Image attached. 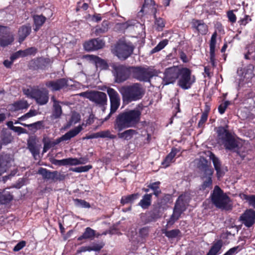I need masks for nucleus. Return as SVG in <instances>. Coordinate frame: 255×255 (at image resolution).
I'll return each mask as SVG.
<instances>
[{
    "label": "nucleus",
    "mask_w": 255,
    "mask_h": 255,
    "mask_svg": "<svg viewBox=\"0 0 255 255\" xmlns=\"http://www.w3.org/2000/svg\"><path fill=\"white\" fill-rule=\"evenodd\" d=\"M149 233V228L147 227H143L139 231V236L141 238H144L147 237Z\"/></svg>",
    "instance_id": "bf43d9fd"
},
{
    "label": "nucleus",
    "mask_w": 255,
    "mask_h": 255,
    "mask_svg": "<svg viewBox=\"0 0 255 255\" xmlns=\"http://www.w3.org/2000/svg\"><path fill=\"white\" fill-rule=\"evenodd\" d=\"M226 149H233L237 146V143L232 135L230 136L223 143H222Z\"/></svg>",
    "instance_id": "4c0bfd02"
},
{
    "label": "nucleus",
    "mask_w": 255,
    "mask_h": 255,
    "mask_svg": "<svg viewBox=\"0 0 255 255\" xmlns=\"http://www.w3.org/2000/svg\"><path fill=\"white\" fill-rule=\"evenodd\" d=\"M26 245L25 241H22L17 243L14 247L13 250L14 252H18L23 248Z\"/></svg>",
    "instance_id": "680f3d73"
},
{
    "label": "nucleus",
    "mask_w": 255,
    "mask_h": 255,
    "mask_svg": "<svg viewBox=\"0 0 255 255\" xmlns=\"http://www.w3.org/2000/svg\"><path fill=\"white\" fill-rule=\"evenodd\" d=\"M155 25L156 26V29L158 31L162 30L163 28L165 26L164 20L161 18H155Z\"/></svg>",
    "instance_id": "5fc2aeb1"
},
{
    "label": "nucleus",
    "mask_w": 255,
    "mask_h": 255,
    "mask_svg": "<svg viewBox=\"0 0 255 255\" xmlns=\"http://www.w3.org/2000/svg\"><path fill=\"white\" fill-rule=\"evenodd\" d=\"M178 150L176 148H172L171 152L166 156L165 158L162 162V165L164 167H168L170 163L173 162V159L175 157Z\"/></svg>",
    "instance_id": "c756f323"
},
{
    "label": "nucleus",
    "mask_w": 255,
    "mask_h": 255,
    "mask_svg": "<svg viewBox=\"0 0 255 255\" xmlns=\"http://www.w3.org/2000/svg\"><path fill=\"white\" fill-rule=\"evenodd\" d=\"M134 49L131 42H120L115 47V54L121 60H126L129 57Z\"/></svg>",
    "instance_id": "6e6552de"
},
{
    "label": "nucleus",
    "mask_w": 255,
    "mask_h": 255,
    "mask_svg": "<svg viewBox=\"0 0 255 255\" xmlns=\"http://www.w3.org/2000/svg\"><path fill=\"white\" fill-rule=\"evenodd\" d=\"M107 100V96L105 93L100 91H92L90 101L93 102L96 106L102 108L103 112L106 110Z\"/></svg>",
    "instance_id": "9b49d317"
},
{
    "label": "nucleus",
    "mask_w": 255,
    "mask_h": 255,
    "mask_svg": "<svg viewBox=\"0 0 255 255\" xmlns=\"http://www.w3.org/2000/svg\"><path fill=\"white\" fill-rule=\"evenodd\" d=\"M20 57H23L22 50H19L13 53L10 57V60L13 62L14 60Z\"/></svg>",
    "instance_id": "0e129e2a"
},
{
    "label": "nucleus",
    "mask_w": 255,
    "mask_h": 255,
    "mask_svg": "<svg viewBox=\"0 0 255 255\" xmlns=\"http://www.w3.org/2000/svg\"><path fill=\"white\" fill-rule=\"evenodd\" d=\"M137 133L136 130L132 129H127L122 132H119L118 136L119 138L124 140H128L131 139L133 135Z\"/></svg>",
    "instance_id": "cd10ccee"
},
{
    "label": "nucleus",
    "mask_w": 255,
    "mask_h": 255,
    "mask_svg": "<svg viewBox=\"0 0 255 255\" xmlns=\"http://www.w3.org/2000/svg\"><path fill=\"white\" fill-rule=\"evenodd\" d=\"M216 37L217 33L214 32L212 35L210 43V56L211 61L213 64H214L215 61Z\"/></svg>",
    "instance_id": "a878e982"
},
{
    "label": "nucleus",
    "mask_w": 255,
    "mask_h": 255,
    "mask_svg": "<svg viewBox=\"0 0 255 255\" xmlns=\"http://www.w3.org/2000/svg\"><path fill=\"white\" fill-rule=\"evenodd\" d=\"M74 201L76 206L78 207L85 208H89L91 207L90 204L84 200L75 199Z\"/></svg>",
    "instance_id": "de8ad7c7"
},
{
    "label": "nucleus",
    "mask_w": 255,
    "mask_h": 255,
    "mask_svg": "<svg viewBox=\"0 0 255 255\" xmlns=\"http://www.w3.org/2000/svg\"><path fill=\"white\" fill-rule=\"evenodd\" d=\"M209 110L210 108L208 106H206V110L205 112L202 113L201 119L199 122L198 126L199 127H202L204 123L207 121Z\"/></svg>",
    "instance_id": "a18cd8bd"
},
{
    "label": "nucleus",
    "mask_w": 255,
    "mask_h": 255,
    "mask_svg": "<svg viewBox=\"0 0 255 255\" xmlns=\"http://www.w3.org/2000/svg\"><path fill=\"white\" fill-rule=\"evenodd\" d=\"M92 91H93L82 92V93H79V95L81 97L86 98L90 101L91 97L92 94Z\"/></svg>",
    "instance_id": "774afa93"
},
{
    "label": "nucleus",
    "mask_w": 255,
    "mask_h": 255,
    "mask_svg": "<svg viewBox=\"0 0 255 255\" xmlns=\"http://www.w3.org/2000/svg\"><path fill=\"white\" fill-rule=\"evenodd\" d=\"M37 115V112L35 110L30 109L28 113L18 118V120L24 121L27 119Z\"/></svg>",
    "instance_id": "8fccbe9b"
},
{
    "label": "nucleus",
    "mask_w": 255,
    "mask_h": 255,
    "mask_svg": "<svg viewBox=\"0 0 255 255\" xmlns=\"http://www.w3.org/2000/svg\"><path fill=\"white\" fill-rule=\"evenodd\" d=\"M130 77H132L140 81L148 82L152 77L150 71L145 68L130 67Z\"/></svg>",
    "instance_id": "9d476101"
},
{
    "label": "nucleus",
    "mask_w": 255,
    "mask_h": 255,
    "mask_svg": "<svg viewBox=\"0 0 255 255\" xmlns=\"http://www.w3.org/2000/svg\"><path fill=\"white\" fill-rule=\"evenodd\" d=\"M211 199L212 203L217 208L223 210H229L232 208L231 199L218 186H215Z\"/></svg>",
    "instance_id": "20e7f679"
},
{
    "label": "nucleus",
    "mask_w": 255,
    "mask_h": 255,
    "mask_svg": "<svg viewBox=\"0 0 255 255\" xmlns=\"http://www.w3.org/2000/svg\"><path fill=\"white\" fill-rule=\"evenodd\" d=\"M38 173L41 175L44 179L54 180L58 174V171H50L46 168L41 167L39 169Z\"/></svg>",
    "instance_id": "5701e85b"
},
{
    "label": "nucleus",
    "mask_w": 255,
    "mask_h": 255,
    "mask_svg": "<svg viewBox=\"0 0 255 255\" xmlns=\"http://www.w3.org/2000/svg\"><path fill=\"white\" fill-rule=\"evenodd\" d=\"M29 107V104L26 100L24 99L16 101L8 106L9 110L11 112L26 110Z\"/></svg>",
    "instance_id": "a211bd4d"
},
{
    "label": "nucleus",
    "mask_w": 255,
    "mask_h": 255,
    "mask_svg": "<svg viewBox=\"0 0 255 255\" xmlns=\"http://www.w3.org/2000/svg\"><path fill=\"white\" fill-rule=\"evenodd\" d=\"M100 137L108 138L110 139H114L116 137V135L112 134L109 130H106L99 131Z\"/></svg>",
    "instance_id": "3c124183"
},
{
    "label": "nucleus",
    "mask_w": 255,
    "mask_h": 255,
    "mask_svg": "<svg viewBox=\"0 0 255 255\" xmlns=\"http://www.w3.org/2000/svg\"><path fill=\"white\" fill-rule=\"evenodd\" d=\"M22 52L23 56L25 57L28 55H34L37 52V49L35 47H31L25 50H22Z\"/></svg>",
    "instance_id": "4d7b16f0"
},
{
    "label": "nucleus",
    "mask_w": 255,
    "mask_h": 255,
    "mask_svg": "<svg viewBox=\"0 0 255 255\" xmlns=\"http://www.w3.org/2000/svg\"><path fill=\"white\" fill-rule=\"evenodd\" d=\"M194 25L197 31L201 34H205L207 32L208 27L205 24L201 21H196V22H194Z\"/></svg>",
    "instance_id": "58836bf2"
},
{
    "label": "nucleus",
    "mask_w": 255,
    "mask_h": 255,
    "mask_svg": "<svg viewBox=\"0 0 255 255\" xmlns=\"http://www.w3.org/2000/svg\"><path fill=\"white\" fill-rule=\"evenodd\" d=\"M240 250L239 246L235 247L230 249L223 255H234Z\"/></svg>",
    "instance_id": "052dcab7"
},
{
    "label": "nucleus",
    "mask_w": 255,
    "mask_h": 255,
    "mask_svg": "<svg viewBox=\"0 0 255 255\" xmlns=\"http://www.w3.org/2000/svg\"><path fill=\"white\" fill-rule=\"evenodd\" d=\"M36 103L40 106L46 104L49 100L48 91L45 88H36L33 98Z\"/></svg>",
    "instance_id": "f8f14e48"
},
{
    "label": "nucleus",
    "mask_w": 255,
    "mask_h": 255,
    "mask_svg": "<svg viewBox=\"0 0 255 255\" xmlns=\"http://www.w3.org/2000/svg\"><path fill=\"white\" fill-rule=\"evenodd\" d=\"M162 233L167 238L173 239L177 237L180 234V231L178 229H174L170 231L166 230L162 231Z\"/></svg>",
    "instance_id": "ea45409f"
},
{
    "label": "nucleus",
    "mask_w": 255,
    "mask_h": 255,
    "mask_svg": "<svg viewBox=\"0 0 255 255\" xmlns=\"http://www.w3.org/2000/svg\"><path fill=\"white\" fill-rule=\"evenodd\" d=\"M35 25L42 26L46 20V17L42 15H35L33 16Z\"/></svg>",
    "instance_id": "49530a36"
},
{
    "label": "nucleus",
    "mask_w": 255,
    "mask_h": 255,
    "mask_svg": "<svg viewBox=\"0 0 255 255\" xmlns=\"http://www.w3.org/2000/svg\"><path fill=\"white\" fill-rule=\"evenodd\" d=\"M190 202L189 196L186 194L179 196L176 202L173 213L167 221V225H172L178 219L182 213L184 211Z\"/></svg>",
    "instance_id": "39448f33"
},
{
    "label": "nucleus",
    "mask_w": 255,
    "mask_h": 255,
    "mask_svg": "<svg viewBox=\"0 0 255 255\" xmlns=\"http://www.w3.org/2000/svg\"><path fill=\"white\" fill-rule=\"evenodd\" d=\"M43 122L42 121H38L37 122L27 125L26 124L24 123H20V125L25 127H28V128H31L35 130L39 129L41 128L42 126Z\"/></svg>",
    "instance_id": "09e8293b"
},
{
    "label": "nucleus",
    "mask_w": 255,
    "mask_h": 255,
    "mask_svg": "<svg viewBox=\"0 0 255 255\" xmlns=\"http://www.w3.org/2000/svg\"><path fill=\"white\" fill-rule=\"evenodd\" d=\"M9 158L7 155L0 156V175L6 171L7 164V159Z\"/></svg>",
    "instance_id": "a19ab883"
},
{
    "label": "nucleus",
    "mask_w": 255,
    "mask_h": 255,
    "mask_svg": "<svg viewBox=\"0 0 255 255\" xmlns=\"http://www.w3.org/2000/svg\"><path fill=\"white\" fill-rule=\"evenodd\" d=\"M13 199V196L9 192L3 191L0 193V204H7Z\"/></svg>",
    "instance_id": "473e14b6"
},
{
    "label": "nucleus",
    "mask_w": 255,
    "mask_h": 255,
    "mask_svg": "<svg viewBox=\"0 0 255 255\" xmlns=\"http://www.w3.org/2000/svg\"><path fill=\"white\" fill-rule=\"evenodd\" d=\"M240 220L246 227H251L255 223V211L252 209L246 210L240 216Z\"/></svg>",
    "instance_id": "dca6fc26"
},
{
    "label": "nucleus",
    "mask_w": 255,
    "mask_h": 255,
    "mask_svg": "<svg viewBox=\"0 0 255 255\" xmlns=\"http://www.w3.org/2000/svg\"><path fill=\"white\" fill-rule=\"evenodd\" d=\"M82 162L78 160L77 158H65V166L66 165H79Z\"/></svg>",
    "instance_id": "864d4df0"
},
{
    "label": "nucleus",
    "mask_w": 255,
    "mask_h": 255,
    "mask_svg": "<svg viewBox=\"0 0 255 255\" xmlns=\"http://www.w3.org/2000/svg\"><path fill=\"white\" fill-rule=\"evenodd\" d=\"M165 210L166 209L162 206L156 203L153 205V208L151 211L150 217L153 220L159 219L162 216Z\"/></svg>",
    "instance_id": "b1692460"
},
{
    "label": "nucleus",
    "mask_w": 255,
    "mask_h": 255,
    "mask_svg": "<svg viewBox=\"0 0 255 255\" xmlns=\"http://www.w3.org/2000/svg\"><path fill=\"white\" fill-rule=\"evenodd\" d=\"M202 168L204 174L202 177L203 184L202 185V188L203 189L205 190L212 187V176L213 173V170L207 165L203 166Z\"/></svg>",
    "instance_id": "4468645a"
},
{
    "label": "nucleus",
    "mask_w": 255,
    "mask_h": 255,
    "mask_svg": "<svg viewBox=\"0 0 255 255\" xmlns=\"http://www.w3.org/2000/svg\"><path fill=\"white\" fill-rule=\"evenodd\" d=\"M111 67L115 77V82L116 83H122L129 78L131 76L130 67H126L118 63H113Z\"/></svg>",
    "instance_id": "0eeeda50"
},
{
    "label": "nucleus",
    "mask_w": 255,
    "mask_h": 255,
    "mask_svg": "<svg viewBox=\"0 0 255 255\" xmlns=\"http://www.w3.org/2000/svg\"><path fill=\"white\" fill-rule=\"evenodd\" d=\"M80 120V116L79 114L74 113L72 115L71 122L72 123L76 124Z\"/></svg>",
    "instance_id": "69168bd1"
},
{
    "label": "nucleus",
    "mask_w": 255,
    "mask_h": 255,
    "mask_svg": "<svg viewBox=\"0 0 255 255\" xmlns=\"http://www.w3.org/2000/svg\"><path fill=\"white\" fill-rule=\"evenodd\" d=\"M141 112L138 109L128 110L120 113L114 123V129L118 132L135 128L140 121Z\"/></svg>",
    "instance_id": "f03ea898"
},
{
    "label": "nucleus",
    "mask_w": 255,
    "mask_h": 255,
    "mask_svg": "<svg viewBox=\"0 0 255 255\" xmlns=\"http://www.w3.org/2000/svg\"><path fill=\"white\" fill-rule=\"evenodd\" d=\"M240 196L243 199L248 201L249 205L255 209V195H248L243 194Z\"/></svg>",
    "instance_id": "c03bdc74"
},
{
    "label": "nucleus",
    "mask_w": 255,
    "mask_h": 255,
    "mask_svg": "<svg viewBox=\"0 0 255 255\" xmlns=\"http://www.w3.org/2000/svg\"><path fill=\"white\" fill-rule=\"evenodd\" d=\"M190 70L187 68L172 66L166 68L164 72L163 82L164 85L172 84L179 78L178 85L184 89L190 88Z\"/></svg>",
    "instance_id": "f257e3e1"
},
{
    "label": "nucleus",
    "mask_w": 255,
    "mask_h": 255,
    "mask_svg": "<svg viewBox=\"0 0 255 255\" xmlns=\"http://www.w3.org/2000/svg\"><path fill=\"white\" fill-rule=\"evenodd\" d=\"M138 196L139 194L138 193L123 196L121 200V203L123 205L132 203L135 200L138 198Z\"/></svg>",
    "instance_id": "c9c22d12"
},
{
    "label": "nucleus",
    "mask_w": 255,
    "mask_h": 255,
    "mask_svg": "<svg viewBox=\"0 0 255 255\" xmlns=\"http://www.w3.org/2000/svg\"><path fill=\"white\" fill-rule=\"evenodd\" d=\"M160 184V182L159 181H156L151 183L147 186L148 188L153 191L152 195H155L156 197H158L161 193L159 188Z\"/></svg>",
    "instance_id": "e433bc0d"
},
{
    "label": "nucleus",
    "mask_w": 255,
    "mask_h": 255,
    "mask_svg": "<svg viewBox=\"0 0 255 255\" xmlns=\"http://www.w3.org/2000/svg\"><path fill=\"white\" fill-rule=\"evenodd\" d=\"M105 42L103 40L97 38L86 42L84 44V47L86 51H94L103 48Z\"/></svg>",
    "instance_id": "f3484780"
},
{
    "label": "nucleus",
    "mask_w": 255,
    "mask_h": 255,
    "mask_svg": "<svg viewBox=\"0 0 255 255\" xmlns=\"http://www.w3.org/2000/svg\"><path fill=\"white\" fill-rule=\"evenodd\" d=\"M86 57H88L90 61L95 62L97 67L100 66L103 68H104L107 66L106 61L98 56L94 55H87Z\"/></svg>",
    "instance_id": "f704fd0d"
},
{
    "label": "nucleus",
    "mask_w": 255,
    "mask_h": 255,
    "mask_svg": "<svg viewBox=\"0 0 255 255\" xmlns=\"http://www.w3.org/2000/svg\"><path fill=\"white\" fill-rule=\"evenodd\" d=\"M36 88H35L23 89V94L25 96H26L27 97L33 99L34 96L35 91H36Z\"/></svg>",
    "instance_id": "603ef678"
},
{
    "label": "nucleus",
    "mask_w": 255,
    "mask_h": 255,
    "mask_svg": "<svg viewBox=\"0 0 255 255\" xmlns=\"http://www.w3.org/2000/svg\"><path fill=\"white\" fill-rule=\"evenodd\" d=\"M210 158L212 160L214 167L217 172L218 177H222L224 175L221 169V163L219 159L212 153H210Z\"/></svg>",
    "instance_id": "bb28decb"
},
{
    "label": "nucleus",
    "mask_w": 255,
    "mask_h": 255,
    "mask_svg": "<svg viewBox=\"0 0 255 255\" xmlns=\"http://www.w3.org/2000/svg\"><path fill=\"white\" fill-rule=\"evenodd\" d=\"M104 243L102 242L99 243H94L91 246L84 247L82 251L83 252H98L104 247Z\"/></svg>",
    "instance_id": "2f4dec72"
},
{
    "label": "nucleus",
    "mask_w": 255,
    "mask_h": 255,
    "mask_svg": "<svg viewBox=\"0 0 255 255\" xmlns=\"http://www.w3.org/2000/svg\"><path fill=\"white\" fill-rule=\"evenodd\" d=\"M107 92L110 98V112L105 118L104 121L108 120L111 116L117 111L121 103L120 95L115 89L111 88H108Z\"/></svg>",
    "instance_id": "1a4fd4ad"
},
{
    "label": "nucleus",
    "mask_w": 255,
    "mask_h": 255,
    "mask_svg": "<svg viewBox=\"0 0 255 255\" xmlns=\"http://www.w3.org/2000/svg\"><path fill=\"white\" fill-rule=\"evenodd\" d=\"M51 163L55 165L65 166V158L61 160L53 159L51 160Z\"/></svg>",
    "instance_id": "e2e57ef3"
},
{
    "label": "nucleus",
    "mask_w": 255,
    "mask_h": 255,
    "mask_svg": "<svg viewBox=\"0 0 255 255\" xmlns=\"http://www.w3.org/2000/svg\"><path fill=\"white\" fill-rule=\"evenodd\" d=\"M170 198L171 196L170 195L166 194L162 198L158 200L156 203L166 209L167 208V204L169 202Z\"/></svg>",
    "instance_id": "79ce46f5"
},
{
    "label": "nucleus",
    "mask_w": 255,
    "mask_h": 255,
    "mask_svg": "<svg viewBox=\"0 0 255 255\" xmlns=\"http://www.w3.org/2000/svg\"><path fill=\"white\" fill-rule=\"evenodd\" d=\"M190 202L189 196L186 194L179 196L176 202L173 213L167 221V225H172L178 219L182 213L184 211Z\"/></svg>",
    "instance_id": "423d86ee"
},
{
    "label": "nucleus",
    "mask_w": 255,
    "mask_h": 255,
    "mask_svg": "<svg viewBox=\"0 0 255 255\" xmlns=\"http://www.w3.org/2000/svg\"><path fill=\"white\" fill-rule=\"evenodd\" d=\"M12 140V137L10 133L4 134L1 138V144L7 145L10 143Z\"/></svg>",
    "instance_id": "6e6d98bb"
},
{
    "label": "nucleus",
    "mask_w": 255,
    "mask_h": 255,
    "mask_svg": "<svg viewBox=\"0 0 255 255\" xmlns=\"http://www.w3.org/2000/svg\"><path fill=\"white\" fill-rule=\"evenodd\" d=\"M8 28L1 34H4L1 38H0V45L1 47H6L11 44L14 40L13 35L7 30Z\"/></svg>",
    "instance_id": "aec40b11"
},
{
    "label": "nucleus",
    "mask_w": 255,
    "mask_h": 255,
    "mask_svg": "<svg viewBox=\"0 0 255 255\" xmlns=\"http://www.w3.org/2000/svg\"><path fill=\"white\" fill-rule=\"evenodd\" d=\"M228 127H219L217 130V133L218 134V141L220 144L223 143L230 136L232 135L229 132Z\"/></svg>",
    "instance_id": "6ab92c4d"
},
{
    "label": "nucleus",
    "mask_w": 255,
    "mask_h": 255,
    "mask_svg": "<svg viewBox=\"0 0 255 255\" xmlns=\"http://www.w3.org/2000/svg\"><path fill=\"white\" fill-rule=\"evenodd\" d=\"M119 92L124 103L127 104L141 99L144 94L143 88L138 83L123 86L119 89Z\"/></svg>",
    "instance_id": "7ed1b4c3"
},
{
    "label": "nucleus",
    "mask_w": 255,
    "mask_h": 255,
    "mask_svg": "<svg viewBox=\"0 0 255 255\" xmlns=\"http://www.w3.org/2000/svg\"><path fill=\"white\" fill-rule=\"evenodd\" d=\"M82 129V125H79L74 128L69 130L65 134L53 141L54 146L59 144L62 141H67L71 139L72 138L76 136Z\"/></svg>",
    "instance_id": "2eb2a0df"
},
{
    "label": "nucleus",
    "mask_w": 255,
    "mask_h": 255,
    "mask_svg": "<svg viewBox=\"0 0 255 255\" xmlns=\"http://www.w3.org/2000/svg\"><path fill=\"white\" fill-rule=\"evenodd\" d=\"M230 104L231 103L228 101H225L223 103L221 104L218 107V111L220 114H223L227 108L230 105Z\"/></svg>",
    "instance_id": "13d9d810"
},
{
    "label": "nucleus",
    "mask_w": 255,
    "mask_h": 255,
    "mask_svg": "<svg viewBox=\"0 0 255 255\" xmlns=\"http://www.w3.org/2000/svg\"><path fill=\"white\" fill-rule=\"evenodd\" d=\"M45 86L53 92L57 91L67 87L68 81L65 78L48 81L45 83Z\"/></svg>",
    "instance_id": "ddd939ff"
},
{
    "label": "nucleus",
    "mask_w": 255,
    "mask_h": 255,
    "mask_svg": "<svg viewBox=\"0 0 255 255\" xmlns=\"http://www.w3.org/2000/svg\"><path fill=\"white\" fill-rule=\"evenodd\" d=\"M96 231L90 227H87L82 236L78 238V241H81L83 239L93 240L95 237Z\"/></svg>",
    "instance_id": "7c9ffc66"
},
{
    "label": "nucleus",
    "mask_w": 255,
    "mask_h": 255,
    "mask_svg": "<svg viewBox=\"0 0 255 255\" xmlns=\"http://www.w3.org/2000/svg\"><path fill=\"white\" fill-rule=\"evenodd\" d=\"M51 99L53 103L52 117L54 119L59 118L62 113V108L60 105V102L56 100L54 96H52Z\"/></svg>",
    "instance_id": "4be33fe9"
},
{
    "label": "nucleus",
    "mask_w": 255,
    "mask_h": 255,
    "mask_svg": "<svg viewBox=\"0 0 255 255\" xmlns=\"http://www.w3.org/2000/svg\"><path fill=\"white\" fill-rule=\"evenodd\" d=\"M31 27L29 25H22L18 30V41L21 43L31 32Z\"/></svg>",
    "instance_id": "393cba45"
},
{
    "label": "nucleus",
    "mask_w": 255,
    "mask_h": 255,
    "mask_svg": "<svg viewBox=\"0 0 255 255\" xmlns=\"http://www.w3.org/2000/svg\"><path fill=\"white\" fill-rule=\"evenodd\" d=\"M222 246V242L221 240L218 241L213 245L206 255H217L221 250Z\"/></svg>",
    "instance_id": "72a5a7b5"
},
{
    "label": "nucleus",
    "mask_w": 255,
    "mask_h": 255,
    "mask_svg": "<svg viewBox=\"0 0 255 255\" xmlns=\"http://www.w3.org/2000/svg\"><path fill=\"white\" fill-rule=\"evenodd\" d=\"M168 43V40L167 39H164L161 41L154 48L151 50V53H154L160 51L167 45Z\"/></svg>",
    "instance_id": "37998d69"
},
{
    "label": "nucleus",
    "mask_w": 255,
    "mask_h": 255,
    "mask_svg": "<svg viewBox=\"0 0 255 255\" xmlns=\"http://www.w3.org/2000/svg\"><path fill=\"white\" fill-rule=\"evenodd\" d=\"M41 145L37 144L34 139L27 141V148L34 158L39 155Z\"/></svg>",
    "instance_id": "412c9836"
},
{
    "label": "nucleus",
    "mask_w": 255,
    "mask_h": 255,
    "mask_svg": "<svg viewBox=\"0 0 255 255\" xmlns=\"http://www.w3.org/2000/svg\"><path fill=\"white\" fill-rule=\"evenodd\" d=\"M43 144L46 146V147H48L49 149L54 146L53 141H51L49 139H46L45 138L43 139Z\"/></svg>",
    "instance_id": "338daca9"
},
{
    "label": "nucleus",
    "mask_w": 255,
    "mask_h": 255,
    "mask_svg": "<svg viewBox=\"0 0 255 255\" xmlns=\"http://www.w3.org/2000/svg\"><path fill=\"white\" fill-rule=\"evenodd\" d=\"M152 194H146L142 197L138 205L143 209H147L151 204Z\"/></svg>",
    "instance_id": "c85d7f7f"
}]
</instances>
